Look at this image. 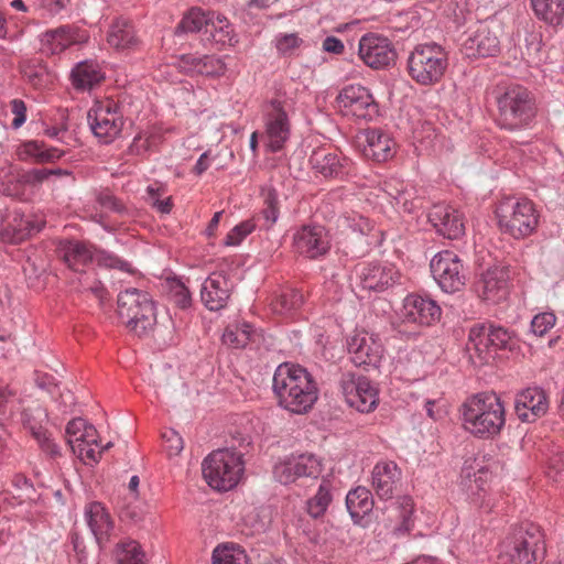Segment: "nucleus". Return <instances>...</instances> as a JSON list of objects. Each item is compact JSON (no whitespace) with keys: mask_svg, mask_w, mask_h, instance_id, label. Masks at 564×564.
Here are the masks:
<instances>
[{"mask_svg":"<svg viewBox=\"0 0 564 564\" xmlns=\"http://www.w3.org/2000/svg\"><path fill=\"white\" fill-rule=\"evenodd\" d=\"M272 391L278 404L295 414L307 413L318 400L317 382L306 368L283 362L274 371Z\"/></svg>","mask_w":564,"mask_h":564,"instance_id":"f257e3e1","label":"nucleus"},{"mask_svg":"<svg viewBox=\"0 0 564 564\" xmlns=\"http://www.w3.org/2000/svg\"><path fill=\"white\" fill-rule=\"evenodd\" d=\"M495 122L505 131L531 129L538 113L534 94L519 84L499 87L495 95Z\"/></svg>","mask_w":564,"mask_h":564,"instance_id":"f03ea898","label":"nucleus"},{"mask_svg":"<svg viewBox=\"0 0 564 564\" xmlns=\"http://www.w3.org/2000/svg\"><path fill=\"white\" fill-rule=\"evenodd\" d=\"M464 427L478 438H494L506 423V411L500 397L492 391L480 392L463 404Z\"/></svg>","mask_w":564,"mask_h":564,"instance_id":"7ed1b4c3","label":"nucleus"},{"mask_svg":"<svg viewBox=\"0 0 564 564\" xmlns=\"http://www.w3.org/2000/svg\"><path fill=\"white\" fill-rule=\"evenodd\" d=\"M546 553L544 534L540 525L523 522L501 544L502 564H539Z\"/></svg>","mask_w":564,"mask_h":564,"instance_id":"20e7f679","label":"nucleus"},{"mask_svg":"<svg viewBox=\"0 0 564 564\" xmlns=\"http://www.w3.org/2000/svg\"><path fill=\"white\" fill-rule=\"evenodd\" d=\"M447 67L448 52L435 42L415 45L406 61L409 76L421 86L440 83Z\"/></svg>","mask_w":564,"mask_h":564,"instance_id":"39448f33","label":"nucleus"},{"mask_svg":"<svg viewBox=\"0 0 564 564\" xmlns=\"http://www.w3.org/2000/svg\"><path fill=\"white\" fill-rule=\"evenodd\" d=\"M243 456L245 452L229 448L213 451L202 463V473L207 484L218 491L236 487L245 471Z\"/></svg>","mask_w":564,"mask_h":564,"instance_id":"423d86ee","label":"nucleus"},{"mask_svg":"<svg viewBox=\"0 0 564 564\" xmlns=\"http://www.w3.org/2000/svg\"><path fill=\"white\" fill-rule=\"evenodd\" d=\"M499 229L514 239H524L535 232L540 215L529 199L501 202L496 208Z\"/></svg>","mask_w":564,"mask_h":564,"instance_id":"0eeeda50","label":"nucleus"},{"mask_svg":"<svg viewBox=\"0 0 564 564\" xmlns=\"http://www.w3.org/2000/svg\"><path fill=\"white\" fill-rule=\"evenodd\" d=\"M98 440L99 435L95 426L82 417L73 419L66 425L67 444L73 454L85 465H96L102 452L110 448V442L101 446Z\"/></svg>","mask_w":564,"mask_h":564,"instance_id":"6e6552de","label":"nucleus"},{"mask_svg":"<svg viewBox=\"0 0 564 564\" xmlns=\"http://www.w3.org/2000/svg\"><path fill=\"white\" fill-rule=\"evenodd\" d=\"M339 387L347 404L357 411L369 413L378 406V389L367 377L344 372Z\"/></svg>","mask_w":564,"mask_h":564,"instance_id":"1a4fd4ad","label":"nucleus"},{"mask_svg":"<svg viewBox=\"0 0 564 564\" xmlns=\"http://www.w3.org/2000/svg\"><path fill=\"white\" fill-rule=\"evenodd\" d=\"M513 333L507 327L492 322L475 324L469 329L468 349H474L480 358L484 354L501 349H510Z\"/></svg>","mask_w":564,"mask_h":564,"instance_id":"9d476101","label":"nucleus"},{"mask_svg":"<svg viewBox=\"0 0 564 564\" xmlns=\"http://www.w3.org/2000/svg\"><path fill=\"white\" fill-rule=\"evenodd\" d=\"M430 269L444 292L455 293L464 288L466 275L463 272L462 260L455 252L443 250L436 253L430 262Z\"/></svg>","mask_w":564,"mask_h":564,"instance_id":"9b49d317","label":"nucleus"},{"mask_svg":"<svg viewBox=\"0 0 564 564\" xmlns=\"http://www.w3.org/2000/svg\"><path fill=\"white\" fill-rule=\"evenodd\" d=\"M87 119L94 134L104 143L111 142L122 128L118 107L111 99L95 101L88 111Z\"/></svg>","mask_w":564,"mask_h":564,"instance_id":"f8f14e48","label":"nucleus"},{"mask_svg":"<svg viewBox=\"0 0 564 564\" xmlns=\"http://www.w3.org/2000/svg\"><path fill=\"white\" fill-rule=\"evenodd\" d=\"M358 56L372 69H386L394 65L397 51L388 37L370 32L360 37Z\"/></svg>","mask_w":564,"mask_h":564,"instance_id":"ddd939ff","label":"nucleus"},{"mask_svg":"<svg viewBox=\"0 0 564 564\" xmlns=\"http://www.w3.org/2000/svg\"><path fill=\"white\" fill-rule=\"evenodd\" d=\"M322 474V462L314 455L303 453L291 455L275 464L273 475L276 481L283 485L294 482L299 478H318Z\"/></svg>","mask_w":564,"mask_h":564,"instance_id":"4468645a","label":"nucleus"},{"mask_svg":"<svg viewBox=\"0 0 564 564\" xmlns=\"http://www.w3.org/2000/svg\"><path fill=\"white\" fill-rule=\"evenodd\" d=\"M442 308L436 301L420 294H409L403 301L400 318L403 323L432 326L441 321Z\"/></svg>","mask_w":564,"mask_h":564,"instance_id":"2eb2a0df","label":"nucleus"},{"mask_svg":"<svg viewBox=\"0 0 564 564\" xmlns=\"http://www.w3.org/2000/svg\"><path fill=\"white\" fill-rule=\"evenodd\" d=\"M312 169L325 178L346 181L355 171L350 159L326 148H318L310 156Z\"/></svg>","mask_w":564,"mask_h":564,"instance_id":"dca6fc26","label":"nucleus"},{"mask_svg":"<svg viewBox=\"0 0 564 564\" xmlns=\"http://www.w3.org/2000/svg\"><path fill=\"white\" fill-rule=\"evenodd\" d=\"M427 219L440 236L455 240L465 234L463 214L447 204H435L429 213Z\"/></svg>","mask_w":564,"mask_h":564,"instance_id":"f3484780","label":"nucleus"},{"mask_svg":"<svg viewBox=\"0 0 564 564\" xmlns=\"http://www.w3.org/2000/svg\"><path fill=\"white\" fill-rule=\"evenodd\" d=\"M293 245L296 252L310 259H317L330 249L328 232L319 225L303 226L294 234Z\"/></svg>","mask_w":564,"mask_h":564,"instance_id":"a211bd4d","label":"nucleus"},{"mask_svg":"<svg viewBox=\"0 0 564 564\" xmlns=\"http://www.w3.org/2000/svg\"><path fill=\"white\" fill-rule=\"evenodd\" d=\"M22 420L24 427L30 432L45 454L51 457L61 455L59 446L54 442L51 434L44 426L47 422V413L45 409L41 405L28 408L23 411Z\"/></svg>","mask_w":564,"mask_h":564,"instance_id":"6ab92c4d","label":"nucleus"},{"mask_svg":"<svg viewBox=\"0 0 564 564\" xmlns=\"http://www.w3.org/2000/svg\"><path fill=\"white\" fill-rule=\"evenodd\" d=\"M337 101L358 118L371 119L378 112V105L372 95L361 85H349L343 88L337 96Z\"/></svg>","mask_w":564,"mask_h":564,"instance_id":"aec40b11","label":"nucleus"},{"mask_svg":"<svg viewBox=\"0 0 564 564\" xmlns=\"http://www.w3.org/2000/svg\"><path fill=\"white\" fill-rule=\"evenodd\" d=\"M232 288V282L224 271L210 273L202 285L203 304L209 311L224 308L231 295Z\"/></svg>","mask_w":564,"mask_h":564,"instance_id":"412c9836","label":"nucleus"},{"mask_svg":"<svg viewBox=\"0 0 564 564\" xmlns=\"http://www.w3.org/2000/svg\"><path fill=\"white\" fill-rule=\"evenodd\" d=\"M347 349L351 361L357 367L378 368L382 358L383 348L381 344L368 334H356L347 341Z\"/></svg>","mask_w":564,"mask_h":564,"instance_id":"4be33fe9","label":"nucleus"},{"mask_svg":"<svg viewBox=\"0 0 564 564\" xmlns=\"http://www.w3.org/2000/svg\"><path fill=\"white\" fill-rule=\"evenodd\" d=\"M547 398L543 389L533 387L519 392L514 400V411L522 422H534L547 411Z\"/></svg>","mask_w":564,"mask_h":564,"instance_id":"5701e85b","label":"nucleus"},{"mask_svg":"<svg viewBox=\"0 0 564 564\" xmlns=\"http://www.w3.org/2000/svg\"><path fill=\"white\" fill-rule=\"evenodd\" d=\"M84 517L99 546L106 544L115 532V520L106 506L99 501L88 502Z\"/></svg>","mask_w":564,"mask_h":564,"instance_id":"b1692460","label":"nucleus"},{"mask_svg":"<svg viewBox=\"0 0 564 564\" xmlns=\"http://www.w3.org/2000/svg\"><path fill=\"white\" fill-rule=\"evenodd\" d=\"M462 52L468 58L496 56L500 52V40L487 25H480L464 41Z\"/></svg>","mask_w":564,"mask_h":564,"instance_id":"393cba45","label":"nucleus"},{"mask_svg":"<svg viewBox=\"0 0 564 564\" xmlns=\"http://www.w3.org/2000/svg\"><path fill=\"white\" fill-rule=\"evenodd\" d=\"M271 111L268 113L267 134L269 148L272 152H279L290 137V122L280 100H271Z\"/></svg>","mask_w":564,"mask_h":564,"instance_id":"a878e982","label":"nucleus"},{"mask_svg":"<svg viewBox=\"0 0 564 564\" xmlns=\"http://www.w3.org/2000/svg\"><path fill=\"white\" fill-rule=\"evenodd\" d=\"M357 273L361 288L376 293L388 290L399 278L398 272L393 268L379 263L366 264Z\"/></svg>","mask_w":564,"mask_h":564,"instance_id":"bb28decb","label":"nucleus"},{"mask_svg":"<svg viewBox=\"0 0 564 564\" xmlns=\"http://www.w3.org/2000/svg\"><path fill=\"white\" fill-rule=\"evenodd\" d=\"M43 227V221H32L23 214L14 212L7 219L0 223V235L4 241L19 243L31 235L39 232Z\"/></svg>","mask_w":564,"mask_h":564,"instance_id":"cd10ccee","label":"nucleus"},{"mask_svg":"<svg viewBox=\"0 0 564 564\" xmlns=\"http://www.w3.org/2000/svg\"><path fill=\"white\" fill-rule=\"evenodd\" d=\"M401 470L394 462H379L372 470V487L380 499H392Z\"/></svg>","mask_w":564,"mask_h":564,"instance_id":"c85d7f7f","label":"nucleus"},{"mask_svg":"<svg viewBox=\"0 0 564 564\" xmlns=\"http://www.w3.org/2000/svg\"><path fill=\"white\" fill-rule=\"evenodd\" d=\"M395 142L384 131L380 129H370L366 132V144L364 155L376 162H386L393 158Z\"/></svg>","mask_w":564,"mask_h":564,"instance_id":"c756f323","label":"nucleus"},{"mask_svg":"<svg viewBox=\"0 0 564 564\" xmlns=\"http://www.w3.org/2000/svg\"><path fill=\"white\" fill-rule=\"evenodd\" d=\"M509 273L505 268L488 269L481 278L482 299L488 302L499 303L507 299Z\"/></svg>","mask_w":564,"mask_h":564,"instance_id":"7c9ffc66","label":"nucleus"},{"mask_svg":"<svg viewBox=\"0 0 564 564\" xmlns=\"http://www.w3.org/2000/svg\"><path fill=\"white\" fill-rule=\"evenodd\" d=\"M82 41L77 31L70 25L48 30L41 36V50L46 54H59L70 45Z\"/></svg>","mask_w":564,"mask_h":564,"instance_id":"2f4dec72","label":"nucleus"},{"mask_svg":"<svg viewBox=\"0 0 564 564\" xmlns=\"http://www.w3.org/2000/svg\"><path fill=\"white\" fill-rule=\"evenodd\" d=\"M375 507L372 494L369 489L358 486L348 491L346 496V508L355 524H361V521L368 516Z\"/></svg>","mask_w":564,"mask_h":564,"instance_id":"473e14b6","label":"nucleus"},{"mask_svg":"<svg viewBox=\"0 0 564 564\" xmlns=\"http://www.w3.org/2000/svg\"><path fill=\"white\" fill-rule=\"evenodd\" d=\"M214 18V11H205L200 8L193 7L184 14L183 19L175 28L174 34L181 36L185 33H196L202 31L203 28H205V34H207L209 26L216 28Z\"/></svg>","mask_w":564,"mask_h":564,"instance_id":"72a5a7b5","label":"nucleus"},{"mask_svg":"<svg viewBox=\"0 0 564 564\" xmlns=\"http://www.w3.org/2000/svg\"><path fill=\"white\" fill-rule=\"evenodd\" d=\"M72 84L77 90H88L99 85L104 78L98 63L94 61H84L75 65L70 74Z\"/></svg>","mask_w":564,"mask_h":564,"instance_id":"f704fd0d","label":"nucleus"},{"mask_svg":"<svg viewBox=\"0 0 564 564\" xmlns=\"http://www.w3.org/2000/svg\"><path fill=\"white\" fill-rule=\"evenodd\" d=\"M64 151L54 148L46 147L43 141L30 140L19 145L17 155L22 161L32 160L36 163L53 162L62 158Z\"/></svg>","mask_w":564,"mask_h":564,"instance_id":"c9c22d12","label":"nucleus"},{"mask_svg":"<svg viewBox=\"0 0 564 564\" xmlns=\"http://www.w3.org/2000/svg\"><path fill=\"white\" fill-rule=\"evenodd\" d=\"M141 312L140 293L138 289H128L118 296V314L131 330H135Z\"/></svg>","mask_w":564,"mask_h":564,"instance_id":"e433bc0d","label":"nucleus"},{"mask_svg":"<svg viewBox=\"0 0 564 564\" xmlns=\"http://www.w3.org/2000/svg\"><path fill=\"white\" fill-rule=\"evenodd\" d=\"M26 182L21 170L12 164L0 167V193L2 195L22 198L25 195Z\"/></svg>","mask_w":564,"mask_h":564,"instance_id":"4c0bfd02","label":"nucleus"},{"mask_svg":"<svg viewBox=\"0 0 564 564\" xmlns=\"http://www.w3.org/2000/svg\"><path fill=\"white\" fill-rule=\"evenodd\" d=\"M57 253L74 271H82V268L93 259L91 250L79 241L61 242Z\"/></svg>","mask_w":564,"mask_h":564,"instance_id":"58836bf2","label":"nucleus"},{"mask_svg":"<svg viewBox=\"0 0 564 564\" xmlns=\"http://www.w3.org/2000/svg\"><path fill=\"white\" fill-rule=\"evenodd\" d=\"M533 11L539 20L557 28L564 22V0H531Z\"/></svg>","mask_w":564,"mask_h":564,"instance_id":"ea45409f","label":"nucleus"},{"mask_svg":"<svg viewBox=\"0 0 564 564\" xmlns=\"http://www.w3.org/2000/svg\"><path fill=\"white\" fill-rule=\"evenodd\" d=\"M260 196L263 200V208L260 212V218L263 220L262 228L269 230L276 223L280 214V202L276 189L271 185L261 187Z\"/></svg>","mask_w":564,"mask_h":564,"instance_id":"a19ab883","label":"nucleus"},{"mask_svg":"<svg viewBox=\"0 0 564 564\" xmlns=\"http://www.w3.org/2000/svg\"><path fill=\"white\" fill-rule=\"evenodd\" d=\"M134 40V30L126 19L115 21L108 32L107 41L116 48H126Z\"/></svg>","mask_w":564,"mask_h":564,"instance_id":"79ce46f5","label":"nucleus"},{"mask_svg":"<svg viewBox=\"0 0 564 564\" xmlns=\"http://www.w3.org/2000/svg\"><path fill=\"white\" fill-rule=\"evenodd\" d=\"M332 500V484L327 480H323L317 492L307 500L308 514L314 519L323 517Z\"/></svg>","mask_w":564,"mask_h":564,"instance_id":"37998d69","label":"nucleus"},{"mask_svg":"<svg viewBox=\"0 0 564 564\" xmlns=\"http://www.w3.org/2000/svg\"><path fill=\"white\" fill-rule=\"evenodd\" d=\"M167 188L163 183L155 182L147 187L145 202L160 212L161 214H169L172 209V198L166 195Z\"/></svg>","mask_w":564,"mask_h":564,"instance_id":"c03bdc74","label":"nucleus"},{"mask_svg":"<svg viewBox=\"0 0 564 564\" xmlns=\"http://www.w3.org/2000/svg\"><path fill=\"white\" fill-rule=\"evenodd\" d=\"M391 507L397 512V518L400 520V524L395 527L398 533L404 534L410 532L413 527L412 516L414 512V503L411 497L402 496L397 501L391 503Z\"/></svg>","mask_w":564,"mask_h":564,"instance_id":"a18cd8bd","label":"nucleus"},{"mask_svg":"<svg viewBox=\"0 0 564 564\" xmlns=\"http://www.w3.org/2000/svg\"><path fill=\"white\" fill-rule=\"evenodd\" d=\"M164 288L169 291L173 303L181 310H187L192 305V296L187 286L177 278L167 276Z\"/></svg>","mask_w":564,"mask_h":564,"instance_id":"49530a36","label":"nucleus"},{"mask_svg":"<svg viewBox=\"0 0 564 564\" xmlns=\"http://www.w3.org/2000/svg\"><path fill=\"white\" fill-rule=\"evenodd\" d=\"M304 304V295L296 289H285L272 303L273 310L280 314L299 310Z\"/></svg>","mask_w":564,"mask_h":564,"instance_id":"de8ad7c7","label":"nucleus"},{"mask_svg":"<svg viewBox=\"0 0 564 564\" xmlns=\"http://www.w3.org/2000/svg\"><path fill=\"white\" fill-rule=\"evenodd\" d=\"M117 509L122 521L137 522L141 511L139 495L122 494L118 499Z\"/></svg>","mask_w":564,"mask_h":564,"instance_id":"09e8293b","label":"nucleus"},{"mask_svg":"<svg viewBox=\"0 0 564 564\" xmlns=\"http://www.w3.org/2000/svg\"><path fill=\"white\" fill-rule=\"evenodd\" d=\"M213 564H248L245 551L218 545L213 551Z\"/></svg>","mask_w":564,"mask_h":564,"instance_id":"8fccbe9b","label":"nucleus"},{"mask_svg":"<svg viewBox=\"0 0 564 564\" xmlns=\"http://www.w3.org/2000/svg\"><path fill=\"white\" fill-rule=\"evenodd\" d=\"M140 544L138 541H122L118 546V564H141Z\"/></svg>","mask_w":564,"mask_h":564,"instance_id":"3c124183","label":"nucleus"},{"mask_svg":"<svg viewBox=\"0 0 564 564\" xmlns=\"http://www.w3.org/2000/svg\"><path fill=\"white\" fill-rule=\"evenodd\" d=\"M302 43L303 40L296 33L279 34L275 37V48L282 56H292Z\"/></svg>","mask_w":564,"mask_h":564,"instance_id":"603ef678","label":"nucleus"},{"mask_svg":"<svg viewBox=\"0 0 564 564\" xmlns=\"http://www.w3.org/2000/svg\"><path fill=\"white\" fill-rule=\"evenodd\" d=\"M254 228L256 225L252 219L238 224L226 236L225 245L238 246L249 234L254 230Z\"/></svg>","mask_w":564,"mask_h":564,"instance_id":"864d4df0","label":"nucleus"},{"mask_svg":"<svg viewBox=\"0 0 564 564\" xmlns=\"http://www.w3.org/2000/svg\"><path fill=\"white\" fill-rule=\"evenodd\" d=\"M225 345L231 348H242L248 344L249 334L238 327L228 326L221 337Z\"/></svg>","mask_w":564,"mask_h":564,"instance_id":"5fc2aeb1","label":"nucleus"},{"mask_svg":"<svg viewBox=\"0 0 564 564\" xmlns=\"http://www.w3.org/2000/svg\"><path fill=\"white\" fill-rule=\"evenodd\" d=\"M225 72L226 65L220 58L210 55L202 56L199 75L221 76Z\"/></svg>","mask_w":564,"mask_h":564,"instance_id":"6e6d98bb","label":"nucleus"},{"mask_svg":"<svg viewBox=\"0 0 564 564\" xmlns=\"http://www.w3.org/2000/svg\"><path fill=\"white\" fill-rule=\"evenodd\" d=\"M556 317L553 313H541L533 317L531 330L538 336H543L555 324Z\"/></svg>","mask_w":564,"mask_h":564,"instance_id":"4d7b16f0","label":"nucleus"},{"mask_svg":"<svg viewBox=\"0 0 564 564\" xmlns=\"http://www.w3.org/2000/svg\"><path fill=\"white\" fill-rule=\"evenodd\" d=\"M232 30L230 29L229 24L215 26H209V36L207 37L208 41H214L216 43H228L229 45H234L237 43V40H235V36L231 35Z\"/></svg>","mask_w":564,"mask_h":564,"instance_id":"13d9d810","label":"nucleus"},{"mask_svg":"<svg viewBox=\"0 0 564 564\" xmlns=\"http://www.w3.org/2000/svg\"><path fill=\"white\" fill-rule=\"evenodd\" d=\"M156 325V305L152 299H148L143 293V336L148 335L147 329L155 330Z\"/></svg>","mask_w":564,"mask_h":564,"instance_id":"bf43d9fd","label":"nucleus"},{"mask_svg":"<svg viewBox=\"0 0 564 564\" xmlns=\"http://www.w3.org/2000/svg\"><path fill=\"white\" fill-rule=\"evenodd\" d=\"M163 440L165 442L166 451L169 452L170 456L178 455L182 452L184 447V442L176 431L169 430L164 432Z\"/></svg>","mask_w":564,"mask_h":564,"instance_id":"052dcab7","label":"nucleus"},{"mask_svg":"<svg viewBox=\"0 0 564 564\" xmlns=\"http://www.w3.org/2000/svg\"><path fill=\"white\" fill-rule=\"evenodd\" d=\"M202 56L184 54L178 59V67L186 74H199Z\"/></svg>","mask_w":564,"mask_h":564,"instance_id":"680f3d73","label":"nucleus"},{"mask_svg":"<svg viewBox=\"0 0 564 564\" xmlns=\"http://www.w3.org/2000/svg\"><path fill=\"white\" fill-rule=\"evenodd\" d=\"M11 111L14 115L12 120V127L18 129L26 120V107L25 104L20 99H13L10 104Z\"/></svg>","mask_w":564,"mask_h":564,"instance_id":"e2e57ef3","label":"nucleus"},{"mask_svg":"<svg viewBox=\"0 0 564 564\" xmlns=\"http://www.w3.org/2000/svg\"><path fill=\"white\" fill-rule=\"evenodd\" d=\"M28 186H36L52 175L47 169H35L29 172H23Z\"/></svg>","mask_w":564,"mask_h":564,"instance_id":"0e129e2a","label":"nucleus"},{"mask_svg":"<svg viewBox=\"0 0 564 564\" xmlns=\"http://www.w3.org/2000/svg\"><path fill=\"white\" fill-rule=\"evenodd\" d=\"M251 445V438L247 434H242L240 432H236V434L232 435V443L231 446L228 447L231 451L236 452H245V455L248 453V447Z\"/></svg>","mask_w":564,"mask_h":564,"instance_id":"69168bd1","label":"nucleus"},{"mask_svg":"<svg viewBox=\"0 0 564 564\" xmlns=\"http://www.w3.org/2000/svg\"><path fill=\"white\" fill-rule=\"evenodd\" d=\"M323 50L327 53L339 55L344 53L345 46L341 40H339L336 36L329 35L326 36L325 40L323 41Z\"/></svg>","mask_w":564,"mask_h":564,"instance_id":"338daca9","label":"nucleus"},{"mask_svg":"<svg viewBox=\"0 0 564 564\" xmlns=\"http://www.w3.org/2000/svg\"><path fill=\"white\" fill-rule=\"evenodd\" d=\"M97 203L99 206L108 212V210H119V204L116 198L110 193H100L97 197Z\"/></svg>","mask_w":564,"mask_h":564,"instance_id":"774afa93","label":"nucleus"}]
</instances>
